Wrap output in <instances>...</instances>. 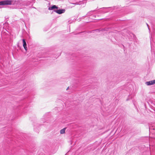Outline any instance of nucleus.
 <instances>
[{"instance_id": "obj_6", "label": "nucleus", "mask_w": 155, "mask_h": 155, "mask_svg": "<svg viewBox=\"0 0 155 155\" xmlns=\"http://www.w3.org/2000/svg\"><path fill=\"white\" fill-rule=\"evenodd\" d=\"M66 128H64L60 130V133L63 134L65 133Z\"/></svg>"}, {"instance_id": "obj_2", "label": "nucleus", "mask_w": 155, "mask_h": 155, "mask_svg": "<svg viewBox=\"0 0 155 155\" xmlns=\"http://www.w3.org/2000/svg\"><path fill=\"white\" fill-rule=\"evenodd\" d=\"M65 10L64 9L54 10V12H56L58 14H60L64 13L65 12Z\"/></svg>"}, {"instance_id": "obj_5", "label": "nucleus", "mask_w": 155, "mask_h": 155, "mask_svg": "<svg viewBox=\"0 0 155 155\" xmlns=\"http://www.w3.org/2000/svg\"><path fill=\"white\" fill-rule=\"evenodd\" d=\"M58 8V7L55 5H53L51 7H50L48 8V10H55V9H57Z\"/></svg>"}, {"instance_id": "obj_1", "label": "nucleus", "mask_w": 155, "mask_h": 155, "mask_svg": "<svg viewBox=\"0 0 155 155\" xmlns=\"http://www.w3.org/2000/svg\"><path fill=\"white\" fill-rule=\"evenodd\" d=\"M12 1L10 0H6L0 2V5H11L12 4Z\"/></svg>"}, {"instance_id": "obj_10", "label": "nucleus", "mask_w": 155, "mask_h": 155, "mask_svg": "<svg viewBox=\"0 0 155 155\" xmlns=\"http://www.w3.org/2000/svg\"><path fill=\"white\" fill-rule=\"evenodd\" d=\"M96 31H98V30H96Z\"/></svg>"}, {"instance_id": "obj_9", "label": "nucleus", "mask_w": 155, "mask_h": 155, "mask_svg": "<svg viewBox=\"0 0 155 155\" xmlns=\"http://www.w3.org/2000/svg\"><path fill=\"white\" fill-rule=\"evenodd\" d=\"M147 26L148 27V25L147 24Z\"/></svg>"}, {"instance_id": "obj_4", "label": "nucleus", "mask_w": 155, "mask_h": 155, "mask_svg": "<svg viewBox=\"0 0 155 155\" xmlns=\"http://www.w3.org/2000/svg\"><path fill=\"white\" fill-rule=\"evenodd\" d=\"M22 41H23V47H24V49H25V51H26L27 50V44H26V42L25 41V39H23Z\"/></svg>"}, {"instance_id": "obj_3", "label": "nucleus", "mask_w": 155, "mask_h": 155, "mask_svg": "<svg viewBox=\"0 0 155 155\" xmlns=\"http://www.w3.org/2000/svg\"><path fill=\"white\" fill-rule=\"evenodd\" d=\"M145 84L147 85H150L153 84H155V80L149 81H147L145 82Z\"/></svg>"}, {"instance_id": "obj_8", "label": "nucleus", "mask_w": 155, "mask_h": 155, "mask_svg": "<svg viewBox=\"0 0 155 155\" xmlns=\"http://www.w3.org/2000/svg\"><path fill=\"white\" fill-rule=\"evenodd\" d=\"M69 88V87H68L67 89V90H68V89Z\"/></svg>"}, {"instance_id": "obj_7", "label": "nucleus", "mask_w": 155, "mask_h": 155, "mask_svg": "<svg viewBox=\"0 0 155 155\" xmlns=\"http://www.w3.org/2000/svg\"><path fill=\"white\" fill-rule=\"evenodd\" d=\"M72 4H74V5H81V2H80V3H79L78 2H76V3H71Z\"/></svg>"}]
</instances>
